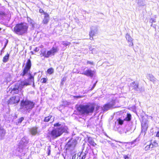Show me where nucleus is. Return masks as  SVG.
<instances>
[{
  "instance_id": "obj_1",
  "label": "nucleus",
  "mask_w": 159,
  "mask_h": 159,
  "mask_svg": "<svg viewBox=\"0 0 159 159\" xmlns=\"http://www.w3.org/2000/svg\"><path fill=\"white\" fill-rule=\"evenodd\" d=\"M53 126L57 127L48 133L47 137L48 138L52 137L53 139H55L61 136L64 133L67 134L69 133L68 128L65 123L61 124L59 122H57L54 124Z\"/></svg>"
},
{
  "instance_id": "obj_2",
  "label": "nucleus",
  "mask_w": 159,
  "mask_h": 159,
  "mask_svg": "<svg viewBox=\"0 0 159 159\" xmlns=\"http://www.w3.org/2000/svg\"><path fill=\"white\" fill-rule=\"evenodd\" d=\"M29 77L27 79V82L21 81L20 83H16L11 88L10 93L12 94H18L21 92L24 86L31 84L32 82L34 83V76L29 74Z\"/></svg>"
},
{
  "instance_id": "obj_3",
  "label": "nucleus",
  "mask_w": 159,
  "mask_h": 159,
  "mask_svg": "<svg viewBox=\"0 0 159 159\" xmlns=\"http://www.w3.org/2000/svg\"><path fill=\"white\" fill-rule=\"evenodd\" d=\"M95 106V104L91 103L85 105L80 104L76 107V110L81 115H88L93 113Z\"/></svg>"
},
{
  "instance_id": "obj_4",
  "label": "nucleus",
  "mask_w": 159,
  "mask_h": 159,
  "mask_svg": "<svg viewBox=\"0 0 159 159\" xmlns=\"http://www.w3.org/2000/svg\"><path fill=\"white\" fill-rule=\"evenodd\" d=\"M29 25L27 24L21 22L16 24L13 28V31L19 35H22L27 33Z\"/></svg>"
},
{
  "instance_id": "obj_5",
  "label": "nucleus",
  "mask_w": 159,
  "mask_h": 159,
  "mask_svg": "<svg viewBox=\"0 0 159 159\" xmlns=\"http://www.w3.org/2000/svg\"><path fill=\"white\" fill-rule=\"evenodd\" d=\"M20 105V109H23L29 112L34 107L35 103L33 101L23 99L21 101Z\"/></svg>"
},
{
  "instance_id": "obj_6",
  "label": "nucleus",
  "mask_w": 159,
  "mask_h": 159,
  "mask_svg": "<svg viewBox=\"0 0 159 159\" xmlns=\"http://www.w3.org/2000/svg\"><path fill=\"white\" fill-rule=\"evenodd\" d=\"M32 63L31 60L29 59L27 60L25 65L23 69L22 73L20 74V75L22 76H24L26 74L30 71V70L31 67Z\"/></svg>"
},
{
  "instance_id": "obj_7",
  "label": "nucleus",
  "mask_w": 159,
  "mask_h": 159,
  "mask_svg": "<svg viewBox=\"0 0 159 159\" xmlns=\"http://www.w3.org/2000/svg\"><path fill=\"white\" fill-rule=\"evenodd\" d=\"M20 101V99L16 96L11 97L7 101V103L8 105H12L17 103Z\"/></svg>"
},
{
  "instance_id": "obj_8",
  "label": "nucleus",
  "mask_w": 159,
  "mask_h": 159,
  "mask_svg": "<svg viewBox=\"0 0 159 159\" xmlns=\"http://www.w3.org/2000/svg\"><path fill=\"white\" fill-rule=\"evenodd\" d=\"M58 48L57 47H52L51 49L47 51V54L48 55V57L51 56H54L55 54L58 51Z\"/></svg>"
},
{
  "instance_id": "obj_9",
  "label": "nucleus",
  "mask_w": 159,
  "mask_h": 159,
  "mask_svg": "<svg viewBox=\"0 0 159 159\" xmlns=\"http://www.w3.org/2000/svg\"><path fill=\"white\" fill-rule=\"evenodd\" d=\"M94 73V71L90 69H88L85 71L83 72L82 74L88 76L92 77Z\"/></svg>"
},
{
  "instance_id": "obj_10",
  "label": "nucleus",
  "mask_w": 159,
  "mask_h": 159,
  "mask_svg": "<svg viewBox=\"0 0 159 159\" xmlns=\"http://www.w3.org/2000/svg\"><path fill=\"white\" fill-rule=\"evenodd\" d=\"M44 18L42 20V23L44 24H47L49 20V15L47 13H44Z\"/></svg>"
},
{
  "instance_id": "obj_11",
  "label": "nucleus",
  "mask_w": 159,
  "mask_h": 159,
  "mask_svg": "<svg viewBox=\"0 0 159 159\" xmlns=\"http://www.w3.org/2000/svg\"><path fill=\"white\" fill-rule=\"evenodd\" d=\"M131 86L133 89L136 91H138L139 88V84L138 83H135V81L132 82L131 84Z\"/></svg>"
},
{
  "instance_id": "obj_12",
  "label": "nucleus",
  "mask_w": 159,
  "mask_h": 159,
  "mask_svg": "<svg viewBox=\"0 0 159 159\" xmlns=\"http://www.w3.org/2000/svg\"><path fill=\"white\" fill-rule=\"evenodd\" d=\"M5 130L2 127H0V139H2L6 134Z\"/></svg>"
},
{
  "instance_id": "obj_13",
  "label": "nucleus",
  "mask_w": 159,
  "mask_h": 159,
  "mask_svg": "<svg viewBox=\"0 0 159 159\" xmlns=\"http://www.w3.org/2000/svg\"><path fill=\"white\" fill-rule=\"evenodd\" d=\"M126 39L128 40V43L129 46H132L133 45V39L129 35H126Z\"/></svg>"
},
{
  "instance_id": "obj_14",
  "label": "nucleus",
  "mask_w": 159,
  "mask_h": 159,
  "mask_svg": "<svg viewBox=\"0 0 159 159\" xmlns=\"http://www.w3.org/2000/svg\"><path fill=\"white\" fill-rule=\"evenodd\" d=\"M41 57H43L45 58H48V55L47 54V51L46 50H44L43 51H42L40 54Z\"/></svg>"
},
{
  "instance_id": "obj_15",
  "label": "nucleus",
  "mask_w": 159,
  "mask_h": 159,
  "mask_svg": "<svg viewBox=\"0 0 159 159\" xmlns=\"http://www.w3.org/2000/svg\"><path fill=\"white\" fill-rule=\"evenodd\" d=\"M88 142L90 145L93 146L94 147L96 145V144L94 142L93 140L91 138H88Z\"/></svg>"
},
{
  "instance_id": "obj_16",
  "label": "nucleus",
  "mask_w": 159,
  "mask_h": 159,
  "mask_svg": "<svg viewBox=\"0 0 159 159\" xmlns=\"http://www.w3.org/2000/svg\"><path fill=\"white\" fill-rule=\"evenodd\" d=\"M31 132L33 135H35L37 133V128L34 127L31 129Z\"/></svg>"
},
{
  "instance_id": "obj_17",
  "label": "nucleus",
  "mask_w": 159,
  "mask_h": 159,
  "mask_svg": "<svg viewBox=\"0 0 159 159\" xmlns=\"http://www.w3.org/2000/svg\"><path fill=\"white\" fill-rule=\"evenodd\" d=\"M112 107L110 103H107L105 104L103 106L104 110L107 111L110 108Z\"/></svg>"
},
{
  "instance_id": "obj_18",
  "label": "nucleus",
  "mask_w": 159,
  "mask_h": 159,
  "mask_svg": "<svg viewBox=\"0 0 159 159\" xmlns=\"http://www.w3.org/2000/svg\"><path fill=\"white\" fill-rule=\"evenodd\" d=\"M9 57V54L7 53V54L3 57L2 61L4 62H7L8 60Z\"/></svg>"
},
{
  "instance_id": "obj_19",
  "label": "nucleus",
  "mask_w": 159,
  "mask_h": 159,
  "mask_svg": "<svg viewBox=\"0 0 159 159\" xmlns=\"http://www.w3.org/2000/svg\"><path fill=\"white\" fill-rule=\"evenodd\" d=\"M149 145H150V146L151 148H156L158 146V143L155 141L151 143Z\"/></svg>"
},
{
  "instance_id": "obj_20",
  "label": "nucleus",
  "mask_w": 159,
  "mask_h": 159,
  "mask_svg": "<svg viewBox=\"0 0 159 159\" xmlns=\"http://www.w3.org/2000/svg\"><path fill=\"white\" fill-rule=\"evenodd\" d=\"M95 32L94 30H91L89 33V35L90 36V39L92 40L93 39V36L95 35Z\"/></svg>"
},
{
  "instance_id": "obj_21",
  "label": "nucleus",
  "mask_w": 159,
  "mask_h": 159,
  "mask_svg": "<svg viewBox=\"0 0 159 159\" xmlns=\"http://www.w3.org/2000/svg\"><path fill=\"white\" fill-rule=\"evenodd\" d=\"M131 115L129 113H127V116L124 119V120H125L126 121H129L131 119Z\"/></svg>"
},
{
  "instance_id": "obj_22",
  "label": "nucleus",
  "mask_w": 159,
  "mask_h": 159,
  "mask_svg": "<svg viewBox=\"0 0 159 159\" xmlns=\"http://www.w3.org/2000/svg\"><path fill=\"white\" fill-rule=\"evenodd\" d=\"M52 117V116H49L44 118L43 121L45 122H48L49 121Z\"/></svg>"
},
{
  "instance_id": "obj_23",
  "label": "nucleus",
  "mask_w": 159,
  "mask_h": 159,
  "mask_svg": "<svg viewBox=\"0 0 159 159\" xmlns=\"http://www.w3.org/2000/svg\"><path fill=\"white\" fill-rule=\"evenodd\" d=\"M47 72L49 75H51L53 73L54 69L52 67L50 68L47 70Z\"/></svg>"
},
{
  "instance_id": "obj_24",
  "label": "nucleus",
  "mask_w": 159,
  "mask_h": 159,
  "mask_svg": "<svg viewBox=\"0 0 159 159\" xmlns=\"http://www.w3.org/2000/svg\"><path fill=\"white\" fill-rule=\"evenodd\" d=\"M48 79L47 77L42 78L40 80V82L43 84L46 83Z\"/></svg>"
},
{
  "instance_id": "obj_25",
  "label": "nucleus",
  "mask_w": 159,
  "mask_h": 159,
  "mask_svg": "<svg viewBox=\"0 0 159 159\" xmlns=\"http://www.w3.org/2000/svg\"><path fill=\"white\" fill-rule=\"evenodd\" d=\"M86 154L85 153L81 152L79 156L81 158V159H84L86 157Z\"/></svg>"
},
{
  "instance_id": "obj_26",
  "label": "nucleus",
  "mask_w": 159,
  "mask_h": 159,
  "mask_svg": "<svg viewBox=\"0 0 159 159\" xmlns=\"http://www.w3.org/2000/svg\"><path fill=\"white\" fill-rule=\"evenodd\" d=\"M116 101V99H112L110 101L111 103H110V104H111V105L112 107L115 104Z\"/></svg>"
},
{
  "instance_id": "obj_27",
  "label": "nucleus",
  "mask_w": 159,
  "mask_h": 159,
  "mask_svg": "<svg viewBox=\"0 0 159 159\" xmlns=\"http://www.w3.org/2000/svg\"><path fill=\"white\" fill-rule=\"evenodd\" d=\"M117 121H118V123L120 125H122L123 124L124 120H121L120 118H118Z\"/></svg>"
},
{
  "instance_id": "obj_28",
  "label": "nucleus",
  "mask_w": 159,
  "mask_h": 159,
  "mask_svg": "<svg viewBox=\"0 0 159 159\" xmlns=\"http://www.w3.org/2000/svg\"><path fill=\"white\" fill-rule=\"evenodd\" d=\"M70 44V42H66L65 41H63L62 42V44L65 46H67L69 45Z\"/></svg>"
},
{
  "instance_id": "obj_29",
  "label": "nucleus",
  "mask_w": 159,
  "mask_h": 159,
  "mask_svg": "<svg viewBox=\"0 0 159 159\" xmlns=\"http://www.w3.org/2000/svg\"><path fill=\"white\" fill-rule=\"evenodd\" d=\"M24 120V118L23 117H20L18 119V124L21 123L22 121Z\"/></svg>"
},
{
  "instance_id": "obj_30",
  "label": "nucleus",
  "mask_w": 159,
  "mask_h": 159,
  "mask_svg": "<svg viewBox=\"0 0 159 159\" xmlns=\"http://www.w3.org/2000/svg\"><path fill=\"white\" fill-rule=\"evenodd\" d=\"M150 146V145H149V144L147 145L145 148L144 149L145 150L148 151L149 150V149L151 148Z\"/></svg>"
},
{
  "instance_id": "obj_31",
  "label": "nucleus",
  "mask_w": 159,
  "mask_h": 159,
  "mask_svg": "<svg viewBox=\"0 0 159 159\" xmlns=\"http://www.w3.org/2000/svg\"><path fill=\"white\" fill-rule=\"evenodd\" d=\"M72 146V144L71 143H69V141L66 144V146L67 147V148H69L70 147H71Z\"/></svg>"
},
{
  "instance_id": "obj_32",
  "label": "nucleus",
  "mask_w": 159,
  "mask_h": 159,
  "mask_svg": "<svg viewBox=\"0 0 159 159\" xmlns=\"http://www.w3.org/2000/svg\"><path fill=\"white\" fill-rule=\"evenodd\" d=\"M48 156H49L50 154V152H51V147L50 146H49L48 147Z\"/></svg>"
},
{
  "instance_id": "obj_33",
  "label": "nucleus",
  "mask_w": 159,
  "mask_h": 159,
  "mask_svg": "<svg viewBox=\"0 0 159 159\" xmlns=\"http://www.w3.org/2000/svg\"><path fill=\"white\" fill-rule=\"evenodd\" d=\"M84 96L82 95H79V96H74L73 97L75 98H80L83 97Z\"/></svg>"
},
{
  "instance_id": "obj_34",
  "label": "nucleus",
  "mask_w": 159,
  "mask_h": 159,
  "mask_svg": "<svg viewBox=\"0 0 159 159\" xmlns=\"http://www.w3.org/2000/svg\"><path fill=\"white\" fill-rule=\"evenodd\" d=\"M6 14L3 11H0V16H5Z\"/></svg>"
},
{
  "instance_id": "obj_35",
  "label": "nucleus",
  "mask_w": 159,
  "mask_h": 159,
  "mask_svg": "<svg viewBox=\"0 0 159 159\" xmlns=\"http://www.w3.org/2000/svg\"><path fill=\"white\" fill-rule=\"evenodd\" d=\"M87 64H90V65H92L94 64V63L93 61H88L87 62Z\"/></svg>"
},
{
  "instance_id": "obj_36",
  "label": "nucleus",
  "mask_w": 159,
  "mask_h": 159,
  "mask_svg": "<svg viewBox=\"0 0 159 159\" xmlns=\"http://www.w3.org/2000/svg\"><path fill=\"white\" fill-rule=\"evenodd\" d=\"M39 11L40 13H43V14H44V13H46V12H44L43 10L41 8H40L39 9Z\"/></svg>"
},
{
  "instance_id": "obj_37",
  "label": "nucleus",
  "mask_w": 159,
  "mask_h": 159,
  "mask_svg": "<svg viewBox=\"0 0 159 159\" xmlns=\"http://www.w3.org/2000/svg\"><path fill=\"white\" fill-rule=\"evenodd\" d=\"M149 77H150V81H152V80H154V76H152H152H149Z\"/></svg>"
},
{
  "instance_id": "obj_38",
  "label": "nucleus",
  "mask_w": 159,
  "mask_h": 159,
  "mask_svg": "<svg viewBox=\"0 0 159 159\" xmlns=\"http://www.w3.org/2000/svg\"><path fill=\"white\" fill-rule=\"evenodd\" d=\"M146 126V124H145L144 125H142V127L143 129H144V127H145V130H147L148 127L147 126Z\"/></svg>"
},
{
  "instance_id": "obj_39",
  "label": "nucleus",
  "mask_w": 159,
  "mask_h": 159,
  "mask_svg": "<svg viewBox=\"0 0 159 159\" xmlns=\"http://www.w3.org/2000/svg\"><path fill=\"white\" fill-rule=\"evenodd\" d=\"M123 157L124 159H129V157L127 155H125L123 156Z\"/></svg>"
},
{
  "instance_id": "obj_40",
  "label": "nucleus",
  "mask_w": 159,
  "mask_h": 159,
  "mask_svg": "<svg viewBox=\"0 0 159 159\" xmlns=\"http://www.w3.org/2000/svg\"><path fill=\"white\" fill-rule=\"evenodd\" d=\"M150 21H151L152 23L156 22V20L153 18H151L150 19Z\"/></svg>"
},
{
  "instance_id": "obj_41",
  "label": "nucleus",
  "mask_w": 159,
  "mask_h": 159,
  "mask_svg": "<svg viewBox=\"0 0 159 159\" xmlns=\"http://www.w3.org/2000/svg\"><path fill=\"white\" fill-rule=\"evenodd\" d=\"M39 49L38 48V47H36L34 49V51H35V52H38L39 51Z\"/></svg>"
},
{
  "instance_id": "obj_42",
  "label": "nucleus",
  "mask_w": 159,
  "mask_h": 159,
  "mask_svg": "<svg viewBox=\"0 0 159 159\" xmlns=\"http://www.w3.org/2000/svg\"><path fill=\"white\" fill-rule=\"evenodd\" d=\"M66 77H64L62 78V79L61 80V81L62 82H64L65 81V80H66Z\"/></svg>"
},
{
  "instance_id": "obj_43",
  "label": "nucleus",
  "mask_w": 159,
  "mask_h": 159,
  "mask_svg": "<svg viewBox=\"0 0 159 159\" xmlns=\"http://www.w3.org/2000/svg\"><path fill=\"white\" fill-rule=\"evenodd\" d=\"M30 52L31 55H34L35 54L33 51H31Z\"/></svg>"
},
{
  "instance_id": "obj_44",
  "label": "nucleus",
  "mask_w": 159,
  "mask_h": 159,
  "mask_svg": "<svg viewBox=\"0 0 159 159\" xmlns=\"http://www.w3.org/2000/svg\"><path fill=\"white\" fill-rule=\"evenodd\" d=\"M61 85H63L64 84V82H62V81H61Z\"/></svg>"
},
{
  "instance_id": "obj_45",
  "label": "nucleus",
  "mask_w": 159,
  "mask_h": 159,
  "mask_svg": "<svg viewBox=\"0 0 159 159\" xmlns=\"http://www.w3.org/2000/svg\"><path fill=\"white\" fill-rule=\"evenodd\" d=\"M2 29L1 28H0V30H1Z\"/></svg>"
},
{
  "instance_id": "obj_46",
  "label": "nucleus",
  "mask_w": 159,
  "mask_h": 159,
  "mask_svg": "<svg viewBox=\"0 0 159 159\" xmlns=\"http://www.w3.org/2000/svg\"><path fill=\"white\" fill-rule=\"evenodd\" d=\"M0 55H2V53H1V52L0 53Z\"/></svg>"
}]
</instances>
